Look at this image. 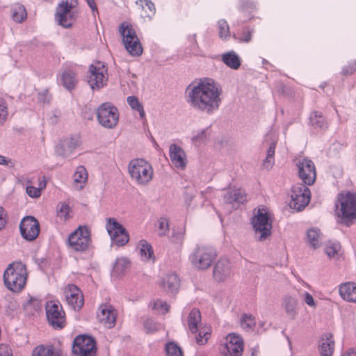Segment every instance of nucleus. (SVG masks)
Returning <instances> with one entry per match:
<instances>
[{
	"label": "nucleus",
	"mask_w": 356,
	"mask_h": 356,
	"mask_svg": "<svg viewBox=\"0 0 356 356\" xmlns=\"http://www.w3.org/2000/svg\"><path fill=\"white\" fill-rule=\"evenodd\" d=\"M240 325L245 331L254 330L256 325L254 317L252 314H243L240 319Z\"/></svg>",
	"instance_id": "41"
},
{
	"label": "nucleus",
	"mask_w": 356,
	"mask_h": 356,
	"mask_svg": "<svg viewBox=\"0 0 356 356\" xmlns=\"http://www.w3.org/2000/svg\"><path fill=\"white\" fill-rule=\"evenodd\" d=\"M197 332L198 334L195 337L197 343L199 345H204L207 343L211 336L210 329L205 327H200V329L198 328Z\"/></svg>",
	"instance_id": "47"
},
{
	"label": "nucleus",
	"mask_w": 356,
	"mask_h": 356,
	"mask_svg": "<svg viewBox=\"0 0 356 356\" xmlns=\"http://www.w3.org/2000/svg\"><path fill=\"white\" fill-rule=\"evenodd\" d=\"M356 71V60H352L342 68L341 73L343 75H351Z\"/></svg>",
	"instance_id": "52"
},
{
	"label": "nucleus",
	"mask_w": 356,
	"mask_h": 356,
	"mask_svg": "<svg viewBox=\"0 0 356 356\" xmlns=\"http://www.w3.org/2000/svg\"><path fill=\"white\" fill-rule=\"evenodd\" d=\"M91 242L90 230L86 226H79L67 238V245L75 252L88 250Z\"/></svg>",
	"instance_id": "11"
},
{
	"label": "nucleus",
	"mask_w": 356,
	"mask_h": 356,
	"mask_svg": "<svg viewBox=\"0 0 356 356\" xmlns=\"http://www.w3.org/2000/svg\"><path fill=\"white\" fill-rule=\"evenodd\" d=\"M8 115V109L6 102L1 99H0V120H5Z\"/></svg>",
	"instance_id": "59"
},
{
	"label": "nucleus",
	"mask_w": 356,
	"mask_h": 356,
	"mask_svg": "<svg viewBox=\"0 0 356 356\" xmlns=\"http://www.w3.org/2000/svg\"><path fill=\"white\" fill-rule=\"evenodd\" d=\"M79 145L78 137L66 138L56 147V154L62 157H67L71 155Z\"/></svg>",
	"instance_id": "21"
},
{
	"label": "nucleus",
	"mask_w": 356,
	"mask_h": 356,
	"mask_svg": "<svg viewBox=\"0 0 356 356\" xmlns=\"http://www.w3.org/2000/svg\"><path fill=\"white\" fill-rule=\"evenodd\" d=\"M341 356H356V350L353 349L349 350L348 352L342 355Z\"/></svg>",
	"instance_id": "64"
},
{
	"label": "nucleus",
	"mask_w": 356,
	"mask_h": 356,
	"mask_svg": "<svg viewBox=\"0 0 356 356\" xmlns=\"http://www.w3.org/2000/svg\"><path fill=\"white\" fill-rule=\"evenodd\" d=\"M0 356H13L10 346L5 343L0 344Z\"/></svg>",
	"instance_id": "58"
},
{
	"label": "nucleus",
	"mask_w": 356,
	"mask_h": 356,
	"mask_svg": "<svg viewBox=\"0 0 356 356\" xmlns=\"http://www.w3.org/2000/svg\"><path fill=\"white\" fill-rule=\"evenodd\" d=\"M275 147L276 143L272 142L267 150V155L263 163V165L267 169L271 168L274 164Z\"/></svg>",
	"instance_id": "45"
},
{
	"label": "nucleus",
	"mask_w": 356,
	"mask_h": 356,
	"mask_svg": "<svg viewBox=\"0 0 356 356\" xmlns=\"http://www.w3.org/2000/svg\"><path fill=\"white\" fill-rule=\"evenodd\" d=\"M298 300L295 297L287 295L283 298L282 307L286 314L291 318H294L297 315L296 307Z\"/></svg>",
	"instance_id": "30"
},
{
	"label": "nucleus",
	"mask_w": 356,
	"mask_h": 356,
	"mask_svg": "<svg viewBox=\"0 0 356 356\" xmlns=\"http://www.w3.org/2000/svg\"><path fill=\"white\" fill-rule=\"evenodd\" d=\"M303 184H296L291 187L290 207L297 211H302L309 202L311 192Z\"/></svg>",
	"instance_id": "13"
},
{
	"label": "nucleus",
	"mask_w": 356,
	"mask_h": 356,
	"mask_svg": "<svg viewBox=\"0 0 356 356\" xmlns=\"http://www.w3.org/2000/svg\"><path fill=\"white\" fill-rule=\"evenodd\" d=\"M222 60L227 66L233 70H237L241 66L240 58L234 51L222 54Z\"/></svg>",
	"instance_id": "33"
},
{
	"label": "nucleus",
	"mask_w": 356,
	"mask_h": 356,
	"mask_svg": "<svg viewBox=\"0 0 356 356\" xmlns=\"http://www.w3.org/2000/svg\"><path fill=\"white\" fill-rule=\"evenodd\" d=\"M321 234L318 229H310L307 232V238L309 243L314 248L321 245Z\"/></svg>",
	"instance_id": "39"
},
{
	"label": "nucleus",
	"mask_w": 356,
	"mask_h": 356,
	"mask_svg": "<svg viewBox=\"0 0 356 356\" xmlns=\"http://www.w3.org/2000/svg\"><path fill=\"white\" fill-rule=\"evenodd\" d=\"M188 40L190 41L191 44V52L194 54H198L199 48L196 40V35L193 34L192 35H189Z\"/></svg>",
	"instance_id": "55"
},
{
	"label": "nucleus",
	"mask_w": 356,
	"mask_h": 356,
	"mask_svg": "<svg viewBox=\"0 0 356 356\" xmlns=\"http://www.w3.org/2000/svg\"><path fill=\"white\" fill-rule=\"evenodd\" d=\"M97 119L103 127L113 129L119 121L118 110L111 102L103 103L97 109Z\"/></svg>",
	"instance_id": "9"
},
{
	"label": "nucleus",
	"mask_w": 356,
	"mask_h": 356,
	"mask_svg": "<svg viewBox=\"0 0 356 356\" xmlns=\"http://www.w3.org/2000/svg\"><path fill=\"white\" fill-rule=\"evenodd\" d=\"M169 155L172 163L177 168L184 169L186 165V154L183 149L176 144L170 146Z\"/></svg>",
	"instance_id": "23"
},
{
	"label": "nucleus",
	"mask_w": 356,
	"mask_h": 356,
	"mask_svg": "<svg viewBox=\"0 0 356 356\" xmlns=\"http://www.w3.org/2000/svg\"><path fill=\"white\" fill-rule=\"evenodd\" d=\"M0 165L7 166L9 168H14L15 162L10 158L0 154Z\"/></svg>",
	"instance_id": "54"
},
{
	"label": "nucleus",
	"mask_w": 356,
	"mask_h": 356,
	"mask_svg": "<svg viewBox=\"0 0 356 356\" xmlns=\"http://www.w3.org/2000/svg\"><path fill=\"white\" fill-rule=\"evenodd\" d=\"M65 300L69 306L74 310H80L84 304L83 294L75 284H69L63 291Z\"/></svg>",
	"instance_id": "18"
},
{
	"label": "nucleus",
	"mask_w": 356,
	"mask_h": 356,
	"mask_svg": "<svg viewBox=\"0 0 356 356\" xmlns=\"http://www.w3.org/2000/svg\"><path fill=\"white\" fill-rule=\"evenodd\" d=\"M127 103L133 110L137 111L139 113L141 119H145V113L143 106L137 97L135 96H129L127 97Z\"/></svg>",
	"instance_id": "43"
},
{
	"label": "nucleus",
	"mask_w": 356,
	"mask_h": 356,
	"mask_svg": "<svg viewBox=\"0 0 356 356\" xmlns=\"http://www.w3.org/2000/svg\"><path fill=\"white\" fill-rule=\"evenodd\" d=\"M184 235V232L180 229V230L177 231L176 233H174L172 236L173 241L176 243H179L183 240Z\"/></svg>",
	"instance_id": "62"
},
{
	"label": "nucleus",
	"mask_w": 356,
	"mask_h": 356,
	"mask_svg": "<svg viewBox=\"0 0 356 356\" xmlns=\"http://www.w3.org/2000/svg\"><path fill=\"white\" fill-rule=\"evenodd\" d=\"M106 229L111 239L127 232L125 228L113 218L107 219Z\"/></svg>",
	"instance_id": "28"
},
{
	"label": "nucleus",
	"mask_w": 356,
	"mask_h": 356,
	"mask_svg": "<svg viewBox=\"0 0 356 356\" xmlns=\"http://www.w3.org/2000/svg\"><path fill=\"white\" fill-rule=\"evenodd\" d=\"M8 222V215L6 210L0 206V231L2 230Z\"/></svg>",
	"instance_id": "53"
},
{
	"label": "nucleus",
	"mask_w": 356,
	"mask_h": 356,
	"mask_svg": "<svg viewBox=\"0 0 356 356\" xmlns=\"http://www.w3.org/2000/svg\"><path fill=\"white\" fill-rule=\"evenodd\" d=\"M32 356H60L54 351L53 346H45L40 345L35 347L32 352Z\"/></svg>",
	"instance_id": "40"
},
{
	"label": "nucleus",
	"mask_w": 356,
	"mask_h": 356,
	"mask_svg": "<svg viewBox=\"0 0 356 356\" xmlns=\"http://www.w3.org/2000/svg\"><path fill=\"white\" fill-rule=\"evenodd\" d=\"M201 322V313L199 309L193 308L188 317V325L189 330L195 334L198 331V325Z\"/></svg>",
	"instance_id": "31"
},
{
	"label": "nucleus",
	"mask_w": 356,
	"mask_h": 356,
	"mask_svg": "<svg viewBox=\"0 0 356 356\" xmlns=\"http://www.w3.org/2000/svg\"><path fill=\"white\" fill-rule=\"evenodd\" d=\"M231 273L229 261L227 259H221L214 266L213 275L216 281L223 282L229 277Z\"/></svg>",
	"instance_id": "22"
},
{
	"label": "nucleus",
	"mask_w": 356,
	"mask_h": 356,
	"mask_svg": "<svg viewBox=\"0 0 356 356\" xmlns=\"http://www.w3.org/2000/svg\"><path fill=\"white\" fill-rule=\"evenodd\" d=\"M224 200L229 204H243L246 201V195L242 189L235 188L227 192L224 195Z\"/></svg>",
	"instance_id": "27"
},
{
	"label": "nucleus",
	"mask_w": 356,
	"mask_h": 356,
	"mask_svg": "<svg viewBox=\"0 0 356 356\" xmlns=\"http://www.w3.org/2000/svg\"><path fill=\"white\" fill-rule=\"evenodd\" d=\"M70 208L68 204L65 203H60L58 207L57 216L64 220H67L70 218Z\"/></svg>",
	"instance_id": "49"
},
{
	"label": "nucleus",
	"mask_w": 356,
	"mask_h": 356,
	"mask_svg": "<svg viewBox=\"0 0 356 356\" xmlns=\"http://www.w3.org/2000/svg\"><path fill=\"white\" fill-rule=\"evenodd\" d=\"M128 170L131 178L139 185H147L153 177L152 165L143 159L131 160Z\"/></svg>",
	"instance_id": "5"
},
{
	"label": "nucleus",
	"mask_w": 356,
	"mask_h": 356,
	"mask_svg": "<svg viewBox=\"0 0 356 356\" xmlns=\"http://www.w3.org/2000/svg\"><path fill=\"white\" fill-rule=\"evenodd\" d=\"M302 296L303 300L307 305L313 308L316 307V302L314 300L313 296L310 293H309L308 292H305Z\"/></svg>",
	"instance_id": "60"
},
{
	"label": "nucleus",
	"mask_w": 356,
	"mask_h": 356,
	"mask_svg": "<svg viewBox=\"0 0 356 356\" xmlns=\"http://www.w3.org/2000/svg\"><path fill=\"white\" fill-rule=\"evenodd\" d=\"M216 257V254L211 247L197 245L190 255L189 260L195 268L206 270L211 266Z\"/></svg>",
	"instance_id": "8"
},
{
	"label": "nucleus",
	"mask_w": 356,
	"mask_h": 356,
	"mask_svg": "<svg viewBox=\"0 0 356 356\" xmlns=\"http://www.w3.org/2000/svg\"><path fill=\"white\" fill-rule=\"evenodd\" d=\"M26 191L31 197H38L41 195L40 189L32 186H27Z\"/></svg>",
	"instance_id": "56"
},
{
	"label": "nucleus",
	"mask_w": 356,
	"mask_h": 356,
	"mask_svg": "<svg viewBox=\"0 0 356 356\" xmlns=\"http://www.w3.org/2000/svg\"><path fill=\"white\" fill-rule=\"evenodd\" d=\"M98 321L107 328H112L116 322L117 313L111 305H102L97 313Z\"/></svg>",
	"instance_id": "19"
},
{
	"label": "nucleus",
	"mask_w": 356,
	"mask_h": 356,
	"mask_svg": "<svg viewBox=\"0 0 356 356\" xmlns=\"http://www.w3.org/2000/svg\"><path fill=\"white\" fill-rule=\"evenodd\" d=\"M119 31L122 36L124 47L129 54L133 56L141 55L143 49L132 26L123 22L120 26Z\"/></svg>",
	"instance_id": "7"
},
{
	"label": "nucleus",
	"mask_w": 356,
	"mask_h": 356,
	"mask_svg": "<svg viewBox=\"0 0 356 356\" xmlns=\"http://www.w3.org/2000/svg\"><path fill=\"white\" fill-rule=\"evenodd\" d=\"M255 9L256 4L252 0H239L238 10L242 13H248L247 19L243 20V22L251 19L250 13H252Z\"/></svg>",
	"instance_id": "38"
},
{
	"label": "nucleus",
	"mask_w": 356,
	"mask_h": 356,
	"mask_svg": "<svg viewBox=\"0 0 356 356\" xmlns=\"http://www.w3.org/2000/svg\"><path fill=\"white\" fill-rule=\"evenodd\" d=\"M296 166L298 169V176L305 184L312 185L316 177V168L312 161L303 158L297 161Z\"/></svg>",
	"instance_id": "17"
},
{
	"label": "nucleus",
	"mask_w": 356,
	"mask_h": 356,
	"mask_svg": "<svg viewBox=\"0 0 356 356\" xmlns=\"http://www.w3.org/2000/svg\"><path fill=\"white\" fill-rule=\"evenodd\" d=\"M243 347L242 337L234 333H230L227 336L226 342L221 349L222 356H241Z\"/></svg>",
	"instance_id": "16"
},
{
	"label": "nucleus",
	"mask_w": 356,
	"mask_h": 356,
	"mask_svg": "<svg viewBox=\"0 0 356 356\" xmlns=\"http://www.w3.org/2000/svg\"><path fill=\"white\" fill-rule=\"evenodd\" d=\"M27 13L24 6L18 4L12 9L13 19L18 23L22 22L26 19Z\"/></svg>",
	"instance_id": "42"
},
{
	"label": "nucleus",
	"mask_w": 356,
	"mask_h": 356,
	"mask_svg": "<svg viewBox=\"0 0 356 356\" xmlns=\"http://www.w3.org/2000/svg\"><path fill=\"white\" fill-rule=\"evenodd\" d=\"M130 261L126 257L117 258L113 266L112 274L115 277H122L130 268Z\"/></svg>",
	"instance_id": "29"
},
{
	"label": "nucleus",
	"mask_w": 356,
	"mask_h": 356,
	"mask_svg": "<svg viewBox=\"0 0 356 356\" xmlns=\"http://www.w3.org/2000/svg\"><path fill=\"white\" fill-rule=\"evenodd\" d=\"M73 179L76 184H79L77 187L82 189L88 179V173L85 167L83 165L78 166L73 175Z\"/></svg>",
	"instance_id": "36"
},
{
	"label": "nucleus",
	"mask_w": 356,
	"mask_h": 356,
	"mask_svg": "<svg viewBox=\"0 0 356 356\" xmlns=\"http://www.w3.org/2000/svg\"><path fill=\"white\" fill-rule=\"evenodd\" d=\"M341 297L348 301L356 302V284L354 282H346L341 284L339 288Z\"/></svg>",
	"instance_id": "25"
},
{
	"label": "nucleus",
	"mask_w": 356,
	"mask_h": 356,
	"mask_svg": "<svg viewBox=\"0 0 356 356\" xmlns=\"http://www.w3.org/2000/svg\"><path fill=\"white\" fill-rule=\"evenodd\" d=\"M87 81L92 90L104 87L108 81L107 67L105 63L95 61L89 66Z\"/></svg>",
	"instance_id": "12"
},
{
	"label": "nucleus",
	"mask_w": 356,
	"mask_h": 356,
	"mask_svg": "<svg viewBox=\"0 0 356 356\" xmlns=\"http://www.w3.org/2000/svg\"><path fill=\"white\" fill-rule=\"evenodd\" d=\"M140 254L143 261L152 260L154 261V256L152 246L145 240H141L140 242Z\"/></svg>",
	"instance_id": "35"
},
{
	"label": "nucleus",
	"mask_w": 356,
	"mask_h": 356,
	"mask_svg": "<svg viewBox=\"0 0 356 356\" xmlns=\"http://www.w3.org/2000/svg\"><path fill=\"white\" fill-rule=\"evenodd\" d=\"M251 223L259 241H265L270 235L272 221L266 209H258L254 211Z\"/></svg>",
	"instance_id": "6"
},
{
	"label": "nucleus",
	"mask_w": 356,
	"mask_h": 356,
	"mask_svg": "<svg viewBox=\"0 0 356 356\" xmlns=\"http://www.w3.org/2000/svg\"><path fill=\"white\" fill-rule=\"evenodd\" d=\"M339 211L338 216L341 223L349 227L356 222V193L347 192L338 195Z\"/></svg>",
	"instance_id": "3"
},
{
	"label": "nucleus",
	"mask_w": 356,
	"mask_h": 356,
	"mask_svg": "<svg viewBox=\"0 0 356 356\" xmlns=\"http://www.w3.org/2000/svg\"><path fill=\"white\" fill-rule=\"evenodd\" d=\"M112 242L118 246L124 245L129 240V236L127 232L120 234L117 238L111 239Z\"/></svg>",
	"instance_id": "50"
},
{
	"label": "nucleus",
	"mask_w": 356,
	"mask_h": 356,
	"mask_svg": "<svg viewBox=\"0 0 356 356\" xmlns=\"http://www.w3.org/2000/svg\"><path fill=\"white\" fill-rule=\"evenodd\" d=\"M325 252L329 257H333L337 254L338 245L335 244L327 245L325 248Z\"/></svg>",
	"instance_id": "57"
},
{
	"label": "nucleus",
	"mask_w": 356,
	"mask_h": 356,
	"mask_svg": "<svg viewBox=\"0 0 356 356\" xmlns=\"http://www.w3.org/2000/svg\"><path fill=\"white\" fill-rule=\"evenodd\" d=\"M72 352L79 356H95L96 353L95 339L88 335L77 336L73 341Z\"/></svg>",
	"instance_id": "14"
},
{
	"label": "nucleus",
	"mask_w": 356,
	"mask_h": 356,
	"mask_svg": "<svg viewBox=\"0 0 356 356\" xmlns=\"http://www.w3.org/2000/svg\"><path fill=\"white\" fill-rule=\"evenodd\" d=\"M218 35L222 40H227L230 37V31L228 23L225 19H220L218 22Z\"/></svg>",
	"instance_id": "46"
},
{
	"label": "nucleus",
	"mask_w": 356,
	"mask_h": 356,
	"mask_svg": "<svg viewBox=\"0 0 356 356\" xmlns=\"http://www.w3.org/2000/svg\"><path fill=\"white\" fill-rule=\"evenodd\" d=\"M19 232L22 236L28 241L35 240L40 233V224L38 220L31 216L22 218L19 224Z\"/></svg>",
	"instance_id": "15"
},
{
	"label": "nucleus",
	"mask_w": 356,
	"mask_h": 356,
	"mask_svg": "<svg viewBox=\"0 0 356 356\" xmlns=\"http://www.w3.org/2000/svg\"><path fill=\"white\" fill-rule=\"evenodd\" d=\"M311 125L318 130H325L327 128V122L321 113L314 111L309 117Z\"/></svg>",
	"instance_id": "32"
},
{
	"label": "nucleus",
	"mask_w": 356,
	"mask_h": 356,
	"mask_svg": "<svg viewBox=\"0 0 356 356\" xmlns=\"http://www.w3.org/2000/svg\"><path fill=\"white\" fill-rule=\"evenodd\" d=\"M139 2L142 6L141 17L150 20L156 13L154 4L149 0H140Z\"/></svg>",
	"instance_id": "34"
},
{
	"label": "nucleus",
	"mask_w": 356,
	"mask_h": 356,
	"mask_svg": "<svg viewBox=\"0 0 356 356\" xmlns=\"http://www.w3.org/2000/svg\"><path fill=\"white\" fill-rule=\"evenodd\" d=\"M185 99L195 111L211 115L219 108L222 88L211 78H205L197 85H189L186 89Z\"/></svg>",
	"instance_id": "1"
},
{
	"label": "nucleus",
	"mask_w": 356,
	"mask_h": 356,
	"mask_svg": "<svg viewBox=\"0 0 356 356\" xmlns=\"http://www.w3.org/2000/svg\"><path fill=\"white\" fill-rule=\"evenodd\" d=\"M167 356H183L180 347L175 342L167 343L165 346Z\"/></svg>",
	"instance_id": "48"
},
{
	"label": "nucleus",
	"mask_w": 356,
	"mask_h": 356,
	"mask_svg": "<svg viewBox=\"0 0 356 356\" xmlns=\"http://www.w3.org/2000/svg\"><path fill=\"white\" fill-rule=\"evenodd\" d=\"M28 277L26 266L22 261L10 264L3 273L6 287L15 293L21 292L24 288Z\"/></svg>",
	"instance_id": "2"
},
{
	"label": "nucleus",
	"mask_w": 356,
	"mask_h": 356,
	"mask_svg": "<svg viewBox=\"0 0 356 356\" xmlns=\"http://www.w3.org/2000/svg\"><path fill=\"white\" fill-rule=\"evenodd\" d=\"M252 29H250L249 27H246L243 29L241 33H234L233 38L238 42L248 43L250 42L252 39Z\"/></svg>",
	"instance_id": "44"
},
{
	"label": "nucleus",
	"mask_w": 356,
	"mask_h": 356,
	"mask_svg": "<svg viewBox=\"0 0 356 356\" xmlns=\"http://www.w3.org/2000/svg\"><path fill=\"white\" fill-rule=\"evenodd\" d=\"M88 6L91 8L93 13L97 12V8L95 0H86Z\"/></svg>",
	"instance_id": "63"
},
{
	"label": "nucleus",
	"mask_w": 356,
	"mask_h": 356,
	"mask_svg": "<svg viewBox=\"0 0 356 356\" xmlns=\"http://www.w3.org/2000/svg\"><path fill=\"white\" fill-rule=\"evenodd\" d=\"M45 312L47 322L54 330H62L65 327V312L58 301H47Z\"/></svg>",
	"instance_id": "10"
},
{
	"label": "nucleus",
	"mask_w": 356,
	"mask_h": 356,
	"mask_svg": "<svg viewBox=\"0 0 356 356\" xmlns=\"http://www.w3.org/2000/svg\"><path fill=\"white\" fill-rule=\"evenodd\" d=\"M154 309H162L165 311V312H168V309H169V305L167 304L166 302H163L161 300H157L154 302Z\"/></svg>",
	"instance_id": "61"
},
{
	"label": "nucleus",
	"mask_w": 356,
	"mask_h": 356,
	"mask_svg": "<svg viewBox=\"0 0 356 356\" xmlns=\"http://www.w3.org/2000/svg\"><path fill=\"white\" fill-rule=\"evenodd\" d=\"M179 286V279L175 273L166 275L162 280L161 286L168 293H176Z\"/></svg>",
	"instance_id": "26"
},
{
	"label": "nucleus",
	"mask_w": 356,
	"mask_h": 356,
	"mask_svg": "<svg viewBox=\"0 0 356 356\" xmlns=\"http://www.w3.org/2000/svg\"><path fill=\"white\" fill-rule=\"evenodd\" d=\"M210 135V127H207L194 132L192 137V141L195 145H200L202 143H205L209 140Z\"/></svg>",
	"instance_id": "37"
},
{
	"label": "nucleus",
	"mask_w": 356,
	"mask_h": 356,
	"mask_svg": "<svg viewBox=\"0 0 356 356\" xmlns=\"http://www.w3.org/2000/svg\"><path fill=\"white\" fill-rule=\"evenodd\" d=\"M77 0H63L56 7L55 19L59 26L69 29L74 24L78 13L74 9L77 6Z\"/></svg>",
	"instance_id": "4"
},
{
	"label": "nucleus",
	"mask_w": 356,
	"mask_h": 356,
	"mask_svg": "<svg viewBox=\"0 0 356 356\" xmlns=\"http://www.w3.org/2000/svg\"><path fill=\"white\" fill-rule=\"evenodd\" d=\"M77 68L76 65L65 66L60 75L62 85L67 90H73L77 83Z\"/></svg>",
	"instance_id": "20"
},
{
	"label": "nucleus",
	"mask_w": 356,
	"mask_h": 356,
	"mask_svg": "<svg viewBox=\"0 0 356 356\" xmlns=\"http://www.w3.org/2000/svg\"><path fill=\"white\" fill-rule=\"evenodd\" d=\"M334 340L331 333H324L321 337L318 350L321 356H332L334 350Z\"/></svg>",
	"instance_id": "24"
},
{
	"label": "nucleus",
	"mask_w": 356,
	"mask_h": 356,
	"mask_svg": "<svg viewBox=\"0 0 356 356\" xmlns=\"http://www.w3.org/2000/svg\"><path fill=\"white\" fill-rule=\"evenodd\" d=\"M168 220L165 218H161L159 220V234L164 236L168 232Z\"/></svg>",
	"instance_id": "51"
}]
</instances>
